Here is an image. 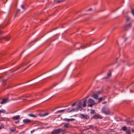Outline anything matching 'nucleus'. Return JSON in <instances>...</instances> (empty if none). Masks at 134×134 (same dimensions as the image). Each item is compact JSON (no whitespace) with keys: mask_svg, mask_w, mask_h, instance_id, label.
I'll list each match as a JSON object with an SVG mask.
<instances>
[{"mask_svg":"<svg viewBox=\"0 0 134 134\" xmlns=\"http://www.w3.org/2000/svg\"><path fill=\"white\" fill-rule=\"evenodd\" d=\"M102 113L106 115H109L110 114V111L109 109L106 107H104L102 109Z\"/></svg>","mask_w":134,"mask_h":134,"instance_id":"f257e3e1","label":"nucleus"},{"mask_svg":"<svg viewBox=\"0 0 134 134\" xmlns=\"http://www.w3.org/2000/svg\"><path fill=\"white\" fill-rule=\"evenodd\" d=\"M88 107H92L95 104L94 101L91 99H89L87 102Z\"/></svg>","mask_w":134,"mask_h":134,"instance_id":"f03ea898","label":"nucleus"},{"mask_svg":"<svg viewBox=\"0 0 134 134\" xmlns=\"http://www.w3.org/2000/svg\"><path fill=\"white\" fill-rule=\"evenodd\" d=\"M8 94H7L6 95L7 97L3 99L1 102H0V104H5L8 102Z\"/></svg>","mask_w":134,"mask_h":134,"instance_id":"7ed1b4c3","label":"nucleus"},{"mask_svg":"<svg viewBox=\"0 0 134 134\" xmlns=\"http://www.w3.org/2000/svg\"><path fill=\"white\" fill-rule=\"evenodd\" d=\"M63 130L61 129H55L53 130L52 132V134H57L59 133L61 131H63Z\"/></svg>","mask_w":134,"mask_h":134,"instance_id":"20e7f679","label":"nucleus"},{"mask_svg":"<svg viewBox=\"0 0 134 134\" xmlns=\"http://www.w3.org/2000/svg\"><path fill=\"white\" fill-rule=\"evenodd\" d=\"M81 118L83 119L86 120H88L89 119V116L87 115H85L84 114H80V115Z\"/></svg>","mask_w":134,"mask_h":134,"instance_id":"39448f33","label":"nucleus"},{"mask_svg":"<svg viewBox=\"0 0 134 134\" xmlns=\"http://www.w3.org/2000/svg\"><path fill=\"white\" fill-rule=\"evenodd\" d=\"M90 45L89 44H84L83 45H82L79 48H77V49L80 50L81 49H83L86 48Z\"/></svg>","mask_w":134,"mask_h":134,"instance_id":"423d86ee","label":"nucleus"},{"mask_svg":"<svg viewBox=\"0 0 134 134\" xmlns=\"http://www.w3.org/2000/svg\"><path fill=\"white\" fill-rule=\"evenodd\" d=\"M93 118L94 119H102V117L99 114H97L93 116Z\"/></svg>","mask_w":134,"mask_h":134,"instance_id":"0eeeda50","label":"nucleus"},{"mask_svg":"<svg viewBox=\"0 0 134 134\" xmlns=\"http://www.w3.org/2000/svg\"><path fill=\"white\" fill-rule=\"evenodd\" d=\"M20 116L19 115L14 116L12 118V119L14 120H18L20 119Z\"/></svg>","mask_w":134,"mask_h":134,"instance_id":"6e6552de","label":"nucleus"},{"mask_svg":"<svg viewBox=\"0 0 134 134\" xmlns=\"http://www.w3.org/2000/svg\"><path fill=\"white\" fill-rule=\"evenodd\" d=\"M63 120L64 121L66 122H69L70 121H74L75 120V119L73 118H71L70 119L65 118L64 119H63Z\"/></svg>","mask_w":134,"mask_h":134,"instance_id":"1a4fd4ad","label":"nucleus"},{"mask_svg":"<svg viewBox=\"0 0 134 134\" xmlns=\"http://www.w3.org/2000/svg\"><path fill=\"white\" fill-rule=\"evenodd\" d=\"M23 122L25 124H27L30 122L31 121L29 119H25L23 120Z\"/></svg>","mask_w":134,"mask_h":134,"instance_id":"9d476101","label":"nucleus"},{"mask_svg":"<svg viewBox=\"0 0 134 134\" xmlns=\"http://www.w3.org/2000/svg\"><path fill=\"white\" fill-rule=\"evenodd\" d=\"M10 37L9 36H5L4 37H1V38H0V39H5L7 41L9 40L10 39Z\"/></svg>","mask_w":134,"mask_h":134,"instance_id":"9b49d317","label":"nucleus"},{"mask_svg":"<svg viewBox=\"0 0 134 134\" xmlns=\"http://www.w3.org/2000/svg\"><path fill=\"white\" fill-rule=\"evenodd\" d=\"M98 94L96 93L92 95V97L94 99H97L98 98Z\"/></svg>","mask_w":134,"mask_h":134,"instance_id":"f8f14e48","label":"nucleus"},{"mask_svg":"<svg viewBox=\"0 0 134 134\" xmlns=\"http://www.w3.org/2000/svg\"><path fill=\"white\" fill-rule=\"evenodd\" d=\"M69 123H66L64 126V127L69 128L70 127V125H69Z\"/></svg>","mask_w":134,"mask_h":134,"instance_id":"ddd939ff","label":"nucleus"},{"mask_svg":"<svg viewBox=\"0 0 134 134\" xmlns=\"http://www.w3.org/2000/svg\"><path fill=\"white\" fill-rule=\"evenodd\" d=\"M75 109L74 108L72 109L71 110H70L69 109H67V111L68 112L70 113V112H71L72 111H75Z\"/></svg>","mask_w":134,"mask_h":134,"instance_id":"4468645a","label":"nucleus"},{"mask_svg":"<svg viewBox=\"0 0 134 134\" xmlns=\"http://www.w3.org/2000/svg\"><path fill=\"white\" fill-rule=\"evenodd\" d=\"M86 100H85L83 102L82 106L83 107H86Z\"/></svg>","mask_w":134,"mask_h":134,"instance_id":"2eb2a0df","label":"nucleus"},{"mask_svg":"<svg viewBox=\"0 0 134 134\" xmlns=\"http://www.w3.org/2000/svg\"><path fill=\"white\" fill-rule=\"evenodd\" d=\"M131 25L130 23L125 26V29H127V28H129L131 27Z\"/></svg>","mask_w":134,"mask_h":134,"instance_id":"dca6fc26","label":"nucleus"},{"mask_svg":"<svg viewBox=\"0 0 134 134\" xmlns=\"http://www.w3.org/2000/svg\"><path fill=\"white\" fill-rule=\"evenodd\" d=\"M66 109H63L62 110H60L59 111H57L56 112L57 113H61L64 111H65L66 110Z\"/></svg>","mask_w":134,"mask_h":134,"instance_id":"f3484780","label":"nucleus"},{"mask_svg":"<svg viewBox=\"0 0 134 134\" xmlns=\"http://www.w3.org/2000/svg\"><path fill=\"white\" fill-rule=\"evenodd\" d=\"M28 115L34 118H36L37 117V116L36 115H34L32 114H30Z\"/></svg>","mask_w":134,"mask_h":134,"instance_id":"a211bd4d","label":"nucleus"},{"mask_svg":"<svg viewBox=\"0 0 134 134\" xmlns=\"http://www.w3.org/2000/svg\"><path fill=\"white\" fill-rule=\"evenodd\" d=\"M48 114H49L48 113H45L43 114L40 115V116H45L48 115Z\"/></svg>","mask_w":134,"mask_h":134,"instance_id":"6ab92c4d","label":"nucleus"},{"mask_svg":"<svg viewBox=\"0 0 134 134\" xmlns=\"http://www.w3.org/2000/svg\"><path fill=\"white\" fill-rule=\"evenodd\" d=\"M122 130L124 131H126L127 130V128L126 126H124L122 128Z\"/></svg>","mask_w":134,"mask_h":134,"instance_id":"aec40b11","label":"nucleus"},{"mask_svg":"<svg viewBox=\"0 0 134 134\" xmlns=\"http://www.w3.org/2000/svg\"><path fill=\"white\" fill-rule=\"evenodd\" d=\"M20 9H17L15 16H16L17 15V14H18L20 12Z\"/></svg>","mask_w":134,"mask_h":134,"instance_id":"412c9836","label":"nucleus"},{"mask_svg":"<svg viewBox=\"0 0 134 134\" xmlns=\"http://www.w3.org/2000/svg\"><path fill=\"white\" fill-rule=\"evenodd\" d=\"M34 42V41H33L31 42L29 44H28V46L29 47H31L32 45L33 44V43Z\"/></svg>","mask_w":134,"mask_h":134,"instance_id":"4be33fe9","label":"nucleus"},{"mask_svg":"<svg viewBox=\"0 0 134 134\" xmlns=\"http://www.w3.org/2000/svg\"><path fill=\"white\" fill-rule=\"evenodd\" d=\"M24 64H24V63H22V64L21 65H20L19 66V67L17 69H16L15 70H17L18 69L20 68L21 67H23L24 65Z\"/></svg>","mask_w":134,"mask_h":134,"instance_id":"5701e85b","label":"nucleus"},{"mask_svg":"<svg viewBox=\"0 0 134 134\" xmlns=\"http://www.w3.org/2000/svg\"><path fill=\"white\" fill-rule=\"evenodd\" d=\"M78 107L79 108H81L82 107V103L81 102H80L78 104Z\"/></svg>","mask_w":134,"mask_h":134,"instance_id":"b1692460","label":"nucleus"},{"mask_svg":"<svg viewBox=\"0 0 134 134\" xmlns=\"http://www.w3.org/2000/svg\"><path fill=\"white\" fill-rule=\"evenodd\" d=\"M65 1V0H59L57 2V3H59Z\"/></svg>","mask_w":134,"mask_h":134,"instance_id":"393cba45","label":"nucleus"},{"mask_svg":"<svg viewBox=\"0 0 134 134\" xmlns=\"http://www.w3.org/2000/svg\"><path fill=\"white\" fill-rule=\"evenodd\" d=\"M131 132L130 130H127L126 131V133L127 134H130Z\"/></svg>","mask_w":134,"mask_h":134,"instance_id":"a878e982","label":"nucleus"},{"mask_svg":"<svg viewBox=\"0 0 134 134\" xmlns=\"http://www.w3.org/2000/svg\"><path fill=\"white\" fill-rule=\"evenodd\" d=\"M16 129H10V131L11 132H13L15 131Z\"/></svg>","mask_w":134,"mask_h":134,"instance_id":"bb28decb","label":"nucleus"},{"mask_svg":"<svg viewBox=\"0 0 134 134\" xmlns=\"http://www.w3.org/2000/svg\"><path fill=\"white\" fill-rule=\"evenodd\" d=\"M95 111L93 110H91L90 113L91 114H93L94 113Z\"/></svg>","mask_w":134,"mask_h":134,"instance_id":"cd10ccee","label":"nucleus"},{"mask_svg":"<svg viewBox=\"0 0 134 134\" xmlns=\"http://www.w3.org/2000/svg\"><path fill=\"white\" fill-rule=\"evenodd\" d=\"M111 72H109L107 74L108 77H109L111 76Z\"/></svg>","mask_w":134,"mask_h":134,"instance_id":"c85d7f7f","label":"nucleus"},{"mask_svg":"<svg viewBox=\"0 0 134 134\" xmlns=\"http://www.w3.org/2000/svg\"><path fill=\"white\" fill-rule=\"evenodd\" d=\"M103 99V98L102 97H101V98H99L98 99L99 102H100Z\"/></svg>","mask_w":134,"mask_h":134,"instance_id":"c756f323","label":"nucleus"},{"mask_svg":"<svg viewBox=\"0 0 134 134\" xmlns=\"http://www.w3.org/2000/svg\"><path fill=\"white\" fill-rule=\"evenodd\" d=\"M101 93V92H100L99 91L96 92V93L98 94H100Z\"/></svg>","mask_w":134,"mask_h":134,"instance_id":"7c9ffc66","label":"nucleus"},{"mask_svg":"<svg viewBox=\"0 0 134 134\" xmlns=\"http://www.w3.org/2000/svg\"><path fill=\"white\" fill-rule=\"evenodd\" d=\"M21 8L23 9H25V6L23 5H21Z\"/></svg>","mask_w":134,"mask_h":134,"instance_id":"2f4dec72","label":"nucleus"},{"mask_svg":"<svg viewBox=\"0 0 134 134\" xmlns=\"http://www.w3.org/2000/svg\"><path fill=\"white\" fill-rule=\"evenodd\" d=\"M131 13L133 15H134V10L133 9L131 10Z\"/></svg>","mask_w":134,"mask_h":134,"instance_id":"473e14b6","label":"nucleus"},{"mask_svg":"<svg viewBox=\"0 0 134 134\" xmlns=\"http://www.w3.org/2000/svg\"><path fill=\"white\" fill-rule=\"evenodd\" d=\"M76 104V103H74L72 104L71 105V106L73 107H74V106Z\"/></svg>","mask_w":134,"mask_h":134,"instance_id":"72a5a7b5","label":"nucleus"},{"mask_svg":"<svg viewBox=\"0 0 134 134\" xmlns=\"http://www.w3.org/2000/svg\"><path fill=\"white\" fill-rule=\"evenodd\" d=\"M6 80H5L3 81V83L4 84H5L6 83Z\"/></svg>","mask_w":134,"mask_h":134,"instance_id":"f704fd0d","label":"nucleus"},{"mask_svg":"<svg viewBox=\"0 0 134 134\" xmlns=\"http://www.w3.org/2000/svg\"><path fill=\"white\" fill-rule=\"evenodd\" d=\"M35 131V130H31V133H32L34 132Z\"/></svg>","mask_w":134,"mask_h":134,"instance_id":"c9c22d12","label":"nucleus"},{"mask_svg":"<svg viewBox=\"0 0 134 134\" xmlns=\"http://www.w3.org/2000/svg\"><path fill=\"white\" fill-rule=\"evenodd\" d=\"M19 123V120H18L17 121H16L15 122V123H16V124Z\"/></svg>","mask_w":134,"mask_h":134,"instance_id":"e433bc0d","label":"nucleus"},{"mask_svg":"<svg viewBox=\"0 0 134 134\" xmlns=\"http://www.w3.org/2000/svg\"><path fill=\"white\" fill-rule=\"evenodd\" d=\"M107 103V102H103L102 103V104H105Z\"/></svg>","mask_w":134,"mask_h":134,"instance_id":"4c0bfd02","label":"nucleus"},{"mask_svg":"<svg viewBox=\"0 0 134 134\" xmlns=\"http://www.w3.org/2000/svg\"><path fill=\"white\" fill-rule=\"evenodd\" d=\"M131 131L132 132H134V129H131Z\"/></svg>","mask_w":134,"mask_h":134,"instance_id":"58836bf2","label":"nucleus"},{"mask_svg":"<svg viewBox=\"0 0 134 134\" xmlns=\"http://www.w3.org/2000/svg\"><path fill=\"white\" fill-rule=\"evenodd\" d=\"M2 33V32L1 31H0V35Z\"/></svg>","mask_w":134,"mask_h":134,"instance_id":"ea45409f","label":"nucleus"},{"mask_svg":"<svg viewBox=\"0 0 134 134\" xmlns=\"http://www.w3.org/2000/svg\"><path fill=\"white\" fill-rule=\"evenodd\" d=\"M127 38H126L125 40L124 41H126V40H127Z\"/></svg>","mask_w":134,"mask_h":134,"instance_id":"a19ab883","label":"nucleus"},{"mask_svg":"<svg viewBox=\"0 0 134 134\" xmlns=\"http://www.w3.org/2000/svg\"><path fill=\"white\" fill-rule=\"evenodd\" d=\"M129 20V18H127V21H128V20Z\"/></svg>","mask_w":134,"mask_h":134,"instance_id":"79ce46f5","label":"nucleus"},{"mask_svg":"<svg viewBox=\"0 0 134 134\" xmlns=\"http://www.w3.org/2000/svg\"><path fill=\"white\" fill-rule=\"evenodd\" d=\"M91 9H92L91 8V9H88V10H91Z\"/></svg>","mask_w":134,"mask_h":134,"instance_id":"37998d69","label":"nucleus"},{"mask_svg":"<svg viewBox=\"0 0 134 134\" xmlns=\"http://www.w3.org/2000/svg\"><path fill=\"white\" fill-rule=\"evenodd\" d=\"M2 129L1 127H0V130Z\"/></svg>","mask_w":134,"mask_h":134,"instance_id":"c03bdc74","label":"nucleus"},{"mask_svg":"<svg viewBox=\"0 0 134 134\" xmlns=\"http://www.w3.org/2000/svg\"><path fill=\"white\" fill-rule=\"evenodd\" d=\"M49 90V89H47V90Z\"/></svg>","mask_w":134,"mask_h":134,"instance_id":"a18cd8bd","label":"nucleus"},{"mask_svg":"<svg viewBox=\"0 0 134 134\" xmlns=\"http://www.w3.org/2000/svg\"><path fill=\"white\" fill-rule=\"evenodd\" d=\"M25 99H23V100H25Z\"/></svg>","mask_w":134,"mask_h":134,"instance_id":"49530a36","label":"nucleus"}]
</instances>
